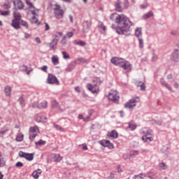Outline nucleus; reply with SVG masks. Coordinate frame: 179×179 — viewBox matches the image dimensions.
<instances>
[{"mask_svg":"<svg viewBox=\"0 0 179 179\" xmlns=\"http://www.w3.org/2000/svg\"><path fill=\"white\" fill-rule=\"evenodd\" d=\"M110 19L117 23V27L115 28V31L117 34H127L128 31H131V27L134 26L131 20L124 14L113 13L110 15Z\"/></svg>","mask_w":179,"mask_h":179,"instance_id":"f257e3e1","label":"nucleus"},{"mask_svg":"<svg viewBox=\"0 0 179 179\" xmlns=\"http://www.w3.org/2000/svg\"><path fill=\"white\" fill-rule=\"evenodd\" d=\"M110 62L114 65H117L122 68L126 72H131L132 71V64L124 59L119 57H113L111 59Z\"/></svg>","mask_w":179,"mask_h":179,"instance_id":"f03ea898","label":"nucleus"},{"mask_svg":"<svg viewBox=\"0 0 179 179\" xmlns=\"http://www.w3.org/2000/svg\"><path fill=\"white\" fill-rule=\"evenodd\" d=\"M142 140L143 142H146L147 143H150L152 141H153V130L150 129L148 127H144L142 129Z\"/></svg>","mask_w":179,"mask_h":179,"instance_id":"7ed1b4c3","label":"nucleus"},{"mask_svg":"<svg viewBox=\"0 0 179 179\" xmlns=\"http://www.w3.org/2000/svg\"><path fill=\"white\" fill-rule=\"evenodd\" d=\"M101 81L100 78H94L93 79V83H95L94 85L92 84H87V88L90 92H92L93 94L96 93H99L100 92V90L99 89V86L97 85H100L101 83Z\"/></svg>","mask_w":179,"mask_h":179,"instance_id":"20e7f679","label":"nucleus"},{"mask_svg":"<svg viewBox=\"0 0 179 179\" xmlns=\"http://www.w3.org/2000/svg\"><path fill=\"white\" fill-rule=\"evenodd\" d=\"M53 12L55 15V17L56 19H64V15H65V10L61 8V6L58 4H55L53 8Z\"/></svg>","mask_w":179,"mask_h":179,"instance_id":"39448f33","label":"nucleus"},{"mask_svg":"<svg viewBox=\"0 0 179 179\" xmlns=\"http://www.w3.org/2000/svg\"><path fill=\"white\" fill-rule=\"evenodd\" d=\"M108 98V100H110V101H113V103H115V104H118V101L120 100V96H118V92H117V90H110L109 92Z\"/></svg>","mask_w":179,"mask_h":179,"instance_id":"423d86ee","label":"nucleus"},{"mask_svg":"<svg viewBox=\"0 0 179 179\" xmlns=\"http://www.w3.org/2000/svg\"><path fill=\"white\" fill-rule=\"evenodd\" d=\"M40 134V129H38V127L34 126L30 127L29 129V139L30 141H34L36 136Z\"/></svg>","mask_w":179,"mask_h":179,"instance_id":"0eeeda50","label":"nucleus"},{"mask_svg":"<svg viewBox=\"0 0 179 179\" xmlns=\"http://www.w3.org/2000/svg\"><path fill=\"white\" fill-rule=\"evenodd\" d=\"M138 101L139 97L133 98L124 104V108H129V110H132L134 107H136V103Z\"/></svg>","mask_w":179,"mask_h":179,"instance_id":"6e6552de","label":"nucleus"},{"mask_svg":"<svg viewBox=\"0 0 179 179\" xmlns=\"http://www.w3.org/2000/svg\"><path fill=\"white\" fill-rule=\"evenodd\" d=\"M47 83H49V85H59L58 78L52 74H48Z\"/></svg>","mask_w":179,"mask_h":179,"instance_id":"1a4fd4ad","label":"nucleus"},{"mask_svg":"<svg viewBox=\"0 0 179 179\" xmlns=\"http://www.w3.org/2000/svg\"><path fill=\"white\" fill-rule=\"evenodd\" d=\"M19 155L20 156V157H24V159H26L29 162H31V160L34 159V154H29V153L24 152L23 151H20L19 152Z\"/></svg>","mask_w":179,"mask_h":179,"instance_id":"9d476101","label":"nucleus"},{"mask_svg":"<svg viewBox=\"0 0 179 179\" xmlns=\"http://www.w3.org/2000/svg\"><path fill=\"white\" fill-rule=\"evenodd\" d=\"M100 145L104 148H108V149H114V145L110 143L108 140H102L99 141Z\"/></svg>","mask_w":179,"mask_h":179,"instance_id":"9b49d317","label":"nucleus"},{"mask_svg":"<svg viewBox=\"0 0 179 179\" xmlns=\"http://www.w3.org/2000/svg\"><path fill=\"white\" fill-rule=\"evenodd\" d=\"M13 5L15 9H19L20 10H22L23 8H24V3H23V1L21 0H15L13 1Z\"/></svg>","mask_w":179,"mask_h":179,"instance_id":"f8f14e48","label":"nucleus"},{"mask_svg":"<svg viewBox=\"0 0 179 179\" xmlns=\"http://www.w3.org/2000/svg\"><path fill=\"white\" fill-rule=\"evenodd\" d=\"M171 59V61H173L174 62H179V50H175L172 53Z\"/></svg>","mask_w":179,"mask_h":179,"instance_id":"ddd939ff","label":"nucleus"},{"mask_svg":"<svg viewBox=\"0 0 179 179\" xmlns=\"http://www.w3.org/2000/svg\"><path fill=\"white\" fill-rule=\"evenodd\" d=\"M11 26L15 29V30H19V29H20V21L13 19L11 22Z\"/></svg>","mask_w":179,"mask_h":179,"instance_id":"4468645a","label":"nucleus"},{"mask_svg":"<svg viewBox=\"0 0 179 179\" xmlns=\"http://www.w3.org/2000/svg\"><path fill=\"white\" fill-rule=\"evenodd\" d=\"M160 83H161L162 86H164V87H166V89H168V90H170V92L173 91L171 86H170V85H169V83H167V82H166L164 80V79L162 78L160 80Z\"/></svg>","mask_w":179,"mask_h":179,"instance_id":"2eb2a0df","label":"nucleus"},{"mask_svg":"<svg viewBox=\"0 0 179 179\" xmlns=\"http://www.w3.org/2000/svg\"><path fill=\"white\" fill-rule=\"evenodd\" d=\"M4 93L5 95L7 96V97L10 96V95L12 94V87H10V86L9 85L6 86L4 88Z\"/></svg>","mask_w":179,"mask_h":179,"instance_id":"dca6fc26","label":"nucleus"},{"mask_svg":"<svg viewBox=\"0 0 179 179\" xmlns=\"http://www.w3.org/2000/svg\"><path fill=\"white\" fill-rule=\"evenodd\" d=\"M142 28L137 27L135 29V36L137 37V38H142Z\"/></svg>","mask_w":179,"mask_h":179,"instance_id":"f3484780","label":"nucleus"},{"mask_svg":"<svg viewBox=\"0 0 179 179\" xmlns=\"http://www.w3.org/2000/svg\"><path fill=\"white\" fill-rule=\"evenodd\" d=\"M127 129L129 131H135L136 129V123L135 122L131 121L129 123V126L127 127Z\"/></svg>","mask_w":179,"mask_h":179,"instance_id":"a211bd4d","label":"nucleus"},{"mask_svg":"<svg viewBox=\"0 0 179 179\" xmlns=\"http://www.w3.org/2000/svg\"><path fill=\"white\" fill-rule=\"evenodd\" d=\"M108 136L109 138H112L113 139H115L118 138V133L115 130H113L111 132L108 134Z\"/></svg>","mask_w":179,"mask_h":179,"instance_id":"6ab92c4d","label":"nucleus"},{"mask_svg":"<svg viewBox=\"0 0 179 179\" xmlns=\"http://www.w3.org/2000/svg\"><path fill=\"white\" fill-rule=\"evenodd\" d=\"M122 6H121V1L117 0L115 3V10L117 12H122Z\"/></svg>","mask_w":179,"mask_h":179,"instance_id":"aec40b11","label":"nucleus"},{"mask_svg":"<svg viewBox=\"0 0 179 179\" xmlns=\"http://www.w3.org/2000/svg\"><path fill=\"white\" fill-rule=\"evenodd\" d=\"M42 171L41 169H38L36 171H34L32 173V177L35 179H37L41 176Z\"/></svg>","mask_w":179,"mask_h":179,"instance_id":"412c9836","label":"nucleus"},{"mask_svg":"<svg viewBox=\"0 0 179 179\" xmlns=\"http://www.w3.org/2000/svg\"><path fill=\"white\" fill-rule=\"evenodd\" d=\"M57 44H58V40L53 39L52 42L49 44L50 50H55L57 48Z\"/></svg>","mask_w":179,"mask_h":179,"instance_id":"4be33fe9","label":"nucleus"},{"mask_svg":"<svg viewBox=\"0 0 179 179\" xmlns=\"http://www.w3.org/2000/svg\"><path fill=\"white\" fill-rule=\"evenodd\" d=\"M13 17L15 20H18L20 22L22 20V15L17 11L13 13Z\"/></svg>","mask_w":179,"mask_h":179,"instance_id":"5701e85b","label":"nucleus"},{"mask_svg":"<svg viewBox=\"0 0 179 179\" xmlns=\"http://www.w3.org/2000/svg\"><path fill=\"white\" fill-rule=\"evenodd\" d=\"M98 28H99V31H101V33H104L106 31V28L104 26V24L101 22H99Z\"/></svg>","mask_w":179,"mask_h":179,"instance_id":"b1692460","label":"nucleus"},{"mask_svg":"<svg viewBox=\"0 0 179 179\" xmlns=\"http://www.w3.org/2000/svg\"><path fill=\"white\" fill-rule=\"evenodd\" d=\"M86 27L83 28L84 33H88L89 29L92 27V22L89 21H85Z\"/></svg>","mask_w":179,"mask_h":179,"instance_id":"393cba45","label":"nucleus"},{"mask_svg":"<svg viewBox=\"0 0 179 179\" xmlns=\"http://www.w3.org/2000/svg\"><path fill=\"white\" fill-rule=\"evenodd\" d=\"M73 44H75L76 45H79L80 47H85V45H86V42H85L83 41H76V40H75L73 41Z\"/></svg>","mask_w":179,"mask_h":179,"instance_id":"a878e982","label":"nucleus"},{"mask_svg":"<svg viewBox=\"0 0 179 179\" xmlns=\"http://www.w3.org/2000/svg\"><path fill=\"white\" fill-rule=\"evenodd\" d=\"M146 177V174L143 173H141L138 175H135L133 176V179H145Z\"/></svg>","mask_w":179,"mask_h":179,"instance_id":"bb28decb","label":"nucleus"},{"mask_svg":"<svg viewBox=\"0 0 179 179\" xmlns=\"http://www.w3.org/2000/svg\"><path fill=\"white\" fill-rule=\"evenodd\" d=\"M52 62L55 65H58V64H59V59H58V56L53 55L52 57Z\"/></svg>","mask_w":179,"mask_h":179,"instance_id":"cd10ccee","label":"nucleus"},{"mask_svg":"<svg viewBox=\"0 0 179 179\" xmlns=\"http://www.w3.org/2000/svg\"><path fill=\"white\" fill-rule=\"evenodd\" d=\"M6 164V161H5V158L2 156V154L0 152V167H3Z\"/></svg>","mask_w":179,"mask_h":179,"instance_id":"c85d7f7f","label":"nucleus"},{"mask_svg":"<svg viewBox=\"0 0 179 179\" xmlns=\"http://www.w3.org/2000/svg\"><path fill=\"white\" fill-rule=\"evenodd\" d=\"M136 85L138 87H140V90H146V85H145V84L142 82H137Z\"/></svg>","mask_w":179,"mask_h":179,"instance_id":"c756f323","label":"nucleus"},{"mask_svg":"<svg viewBox=\"0 0 179 179\" xmlns=\"http://www.w3.org/2000/svg\"><path fill=\"white\" fill-rule=\"evenodd\" d=\"M152 16H153V12L149 11L148 13L143 15V19H144V20H146L147 19H149V17H152Z\"/></svg>","mask_w":179,"mask_h":179,"instance_id":"7c9ffc66","label":"nucleus"},{"mask_svg":"<svg viewBox=\"0 0 179 179\" xmlns=\"http://www.w3.org/2000/svg\"><path fill=\"white\" fill-rule=\"evenodd\" d=\"M159 167L161 170H166L168 166L167 164H166V162H161L159 164Z\"/></svg>","mask_w":179,"mask_h":179,"instance_id":"2f4dec72","label":"nucleus"},{"mask_svg":"<svg viewBox=\"0 0 179 179\" xmlns=\"http://www.w3.org/2000/svg\"><path fill=\"white\" fill-rule=\"evenodd\" d=\"M77 61H78V62H80V64H89V60H87L83 57L78 58Z\"/></svg>","mask_w":179,"mask_h":179,"instance_id":"473e14b6","label":"nucleus"},{"mask_svg":"<svg viewBox=\"0 0 179 179\" xmlns=\"http://www.w3.org/2000/svg\"><path fill=\"white\" fill-rule=\"evenodd\" d=\"M45 141L39 140L38 142L35 143L36 146H44L45 145Z\"/></svg>","mask_w":179,"mask_h":179,"instance_id":"72a5a7b5","label":"nucleus"},{"mask_svg":"<svg viewBox=\"0 0 179 179\" xmlns=\"http://www.w3.org/2000/svg\"><path fill=\"white\" fill-rule=\"evenodd\" d=\"M47 104H48L47 101H43L41 103H39L38 108H47Z\"/></svg>","mask_w":179,"mask_h":179,"instance_id":"f704fd0d","label":"nucleus"},{"mask_svg":"<svg viewBox=\"0 0 179 179\" xmlns=\"http://www.w3.org/2000/svg\"><path fill=\"white\" fill-rule=\"evenodd\" d=\"M20 24L25 27V29H29V24L26 21H23L22 20L20 21Z\"/></svg>","mask_w":179,"mask_h":179,"instance_id":"c9c22d12","label":"nucleus"},{"mask_svg":"<svg viewBox=\"0 0 179 179\" xmlns=\"http://www.w3.org/2000/svg\"><path fill=\"white\" fill-rule=\"evenodd\" d=\"M53 125L55 128H56L57 131H59L60 132L64 131V128H62L61 126L57 124L56 123H53Z\"/></svg>","mask_w":179,"mask_h":179,"instance_id":"e433bc0d","label":"nucleus"},{"mask_svg":"<svg viewBox=\"0 0 179 179\" xmlns=\"http://www.w3.org/2000/svg\"><path fill=\"white\" fill-rule=\"evenodd\" d=\"M55 162H61L62 160V157L59 154H56L54 156Z\"/></svg>","mask_w":179,"mask_h":179,"instance_id":"4c0bfd02","label":"nucleus"},{"mask_svg":"<svg viewBox=\"0 0 179 179\" xmlns=\"http://www.w3.org/2000/svg\"><path fill=\"white\" fill-rule=\"evenodd\" d=\"M138 44H139V48H143V38H138Z\"/></svg>","mask_w":179,"mask_h":179,"instance_id":"58836bf2","label":"nucleus"},{"mask_svg":"<svg viewBox=\"0 0 179 179\" xmlns=\"http://www.w3.org/2000/svg\"><path fill=\"white\" fill-rule=\"evenodd\" d=\"M4 9H9L10 8V2H9L8 0H6V1L3 4Z\"/></svg>","mask_w":179,"mask_h":179,"instance_id":"ea45409f","label":"nucleus"},{"mask_svg":"<svg viewBox=\"0 0 179 179\" xmlns=\"http://www.w3.org/2000/svg\"><path fill=\"white\" fill-rule=\"evenodd\" d=\"M170 152V150L168 148V147H163L162 148V153H165V155H169V153Z\"/></svg>","mask_w":179,"mask_h":179,"instance_id":"a19ab883","label":"nucleus"},{"mask_svg":"<svg viewBox=\"0 0 179 179\" xmlns=\"http://www.w3.org/2000/svg\"><path fill=\"white\" fill-rule=\"evenodd\" d=\"M62 54L64 59H69V58H71V57H69V55L65 51L62 52Z\"/></svg>","mask_w":179,"mask_h":179,"instance_id":"79ce46f5","label":"nucleus"},{"mask_svg":"<svg viewBox=\"0 0 179 179\" xmlns=\"http://www.w3.org/2000/svg\"><path fill=\"white\" fill-rule=\"evenodd\" d=\"M61 45H66V36H64L60 42Z\"/></svg>","mask_w":179,"mask_h":179,"instance_id":"37998d69","label":"nucleus"},{"mask_svg":"<svg viewBox=\"0 0 179 179\" xmlns=\"http://www.w3.org/2000/svg\"><path fill=\"white\" fill-rule=\"evenodd\" d=\"M31 106L32 108H38V107H40V105L38 104V102H37V101L32 103Z\"/></svg>","mask_w":179,"mask_h":179,"instance_id":"c03bdc74","label":"nucleus"},{"mask_svg":"<svg viewBox=\"0 0 179 179\" xmlns=\"http://www.w3.org/2000/svg\"><path fill=\"white\" fill-rule=\"evenodd\" d=\"M72 69H73V64H69L68 67L66 69V71L71 72V71H72Z\"/></svg>","mask_w":179,"mask_h":179,"instance_id":"a18cd8bd","label":"nucleus"},{"mask_svg":"<svg viewBox=\"0 0 179 179\" xmlns=\"http://www.w3.org/2000/svg\"><path fill=\"white\" fill-rule=\"evenodd\" d=\"M41 71H43V72H45V73H48V66H43L42 67L40 68Z\"/></svg>","mask_w":179,"mask_h":179,"instance_id":"49530a36","label":"nucleus"},{"mask_svg":"<svg viewBox=\"0 0 179 179\" xmlns=\"http://www.w3.org/2000/svg\"><path fill=\"white\" fill-rule=\"evenodd\" d=\"M8 131H9V129H2L0 131V136L2 138V136H3V135H5L8 132Z\"/></svg>","mask_w":179,"mask_h":179,"instance_id":"de8ad7c7","label":"nucleus"},{"mask_svg":"<svg viewBox=\"0 0 179 179\" xmlns=\"http://www.w3.org/2000/svg\"><path fill=\"white\" fill-rule=\"evenodd\" d=\"M147 177L148 178L155 179V174L152 172H149L147 173Z\"/></svg>","mask_w":179,"mask_h":179,"instance_id":"09e8293b","label":"nucleus"},{"mask_svg":"<svg viewBox=\"0 0 179 179\" xmlns=\"http://www.w3.org/2000/svg\"><path fill=\"white\" fill-rule=\"evenodd\" d=\"M151 61L152 62H156V61H157V56L156 54L153 53Z\"/></svg>","mask_w":179,"mask_h":179,"instance_id":"8fccbe9b","label":"nucleus"},{"mask_svg":"<svg viewBox=\"0 0 179 179\" xmlns=\"http://www.w3.org/2000/svg\"><path fill=\"white\" fill-rule=\"evenodd\" d=\"M66 37H68V38H71V37H73V31L67 32L66 34Z\"/></svg>","mask_w":179,"mask_h":179,"instance_id":"3c124183","label":"nucleus"},{"mask_svg":"<svg viewBox=\"0 0 179 179\" xmlns=\"http://www.w3.org/2000/svg\"><path fill=\"white\" fill-rule=\"evenodd\" d=\"M59 106V103L58 102H57V101H54L52 103V108H57Z\"/></svg>","mask_w":179,"mask_h":179,"instance_id":"603ef678","label":"nucleus"},{"mask_svg":"<svg viewBox=\"0 0 179 179\" xmlns=\"http://www.w3.org/2000/svg\"><path fill=\"white\" fill-rule=\"evenodd\" d=\"M31 23H37L38 22V20L37 17H36V15L33 16L31 20Z\"/></svg>","mask_w":179,"mask_h":179,"instance_id":"864d4df0","label":"nucleus"},{"mask_svg":"<svg viewBox=\"0 0 179 179\" xmlns=\"http://www.w3.org/2000/svg\"><path fill=\"white\" fill-rule=\"evenodd\" d=\"M26 3L29 6V8H34V6H33V3H31V1H30L29 0H27Z\"/></svg>","mask_w":179,"mask_h":179,"instance_id":"5fc2aeb1","label":"nucleus"},{"mask_svg":"<svg viewBox=\"0 0 179 179\" xmlns=\"http://www.w3.org/2000/svg\"><path fill=\"white\" fill-rule=\"evenodd\" d=\"M140 8L141 9H146V8H148V3L145 2V3L140 5Z\"/></svg>","mask_w":179,"mask_h":179,"instance_id":"6e6d98bb","label":"nucleus"},{"mask_svg":"<svg viewBox=\"0 0 179 179\" xmlns=\"http://www.w3.org/2000/svg\"><path fill=\"white\" fill-rule=\"evenodd\" d=\"M18 101L20 104H24V99L23 96H20Z\"/></svg>","mask_w":179,"mask_h":179,"instance_id":"4d7b16f0","label":"nucleus"},{"mask_svg":"<svg viewBox=\"0 0 179 179\" xmlns=\"http://www.w3.org/2000/svg\"><path fill=\"white\" fill-rule=\"evenodd\" d=\"M0 15L2 16H6V15H9V11H0Z\"/></svg>","mask_w":179,"mask_h":179,"instance_id":"13d9d810","label":"nucleus"},{"mask_svg":"<svg viewBox=\"0 0 179 179\" xmlns=\"http://www.w3.org/2000/svg\"><path fill=\"white\" fill-rule=\"evenodd\" d=\"M90 117H92V114H90V115L87 116L86 117H84L83 121H85V122H87V121L90 120Z\"/></svg>","mask_w":179,"mask_h":179,"instance_id":"bf43d9fd","label":"nucleus"},{"mask_svg":"<svg viewBox=\"0 0 179 179\" xmlns=\"http://www.w3.org/2000/svg\"><path fill=\"white\" fill-rule=\"evenodd\" d=\"M152 124H156L157 125H162V121H160V120H158V121L154 120V121H152Z\"/></svg>","mask_w":179,"mask_h":179,"instance_id":"052dcab7","label":"nucleus"},{"mask_svg":"<svg viewBox=\"0 0 179 179\" xmlns=\"http://www.w3.org/2000/svg\"><path fill=\"white\" fill-rule=\"evenodd\" d=\"M177 30H171L170 34H171V36H177Z\"/></svg>","mask_w":179,"mask_h":179,"instance_id":"680f3d73","label":"nucleus"},{"mask_svg":"<svg viewBox=\"0 0 179 179\" xmlns=\"http://www.w3.org/2000/svg\"><path fill=\"white\" fill-rule=\"evenodd\" d=\"M16 167H23V163L18 162L15 164Z\"/></svg>","mask_w":179,"mask_h":179,"instance_id":"e2e57ef3","label":"nucleus"},{"mask_svg":"<svg viewBox=\"0 0 179 179\" xmlns=\"http://www.w3.org/2000/svg\"><path fill=\"white\" fill-rule=\"evenodd\" d=\"M129 6V3L128 2V0H124V8H128Z\"/></svg>","mask_w":179,"mask_h":179,"instance_id":"0e129e2a","label":"nucleus"},{"mask_svg":"<svg viewBox=\"0 0 179 179\" xmlns=\"http://www.w3.org/2000/svg\"><path fill=\"white\" fill-rule=\"evenodd\" d=\"M30 37H31V35L30 34H27V33L24 34L25 38H30Z\"/></svg>","mask_w":179,"mask_h":179,"instance_id":"69168bd1","label":"nucleus"},{"mask_svg":"<svg viewBox=\"0 0 179 179\" xmlns=\"http://www.w3.org/2000/svg\"><path fill=\"white\" fill-rule=\"evenodd\" d=\"M35 41L36 43H37L38 44H40V43H41V40L40 39V38L37 37L35 38Z\"/></svg>","mask_w":179,"mask_h":179,"instance_id":"338daca9","label":"nucleus"},{"mask_svg":"<svg viewBox=\"0 0 179 179\" xmlns=\"http://www.w3.org/2000/svg\"><path fill=\"white\" fill-rule=\"evenodd\" d=\"M45 31H48L50 29V25L47 24V22H45Z\"/></svg>","mask_w":179,"mask_h":179,"instance_id":"774afa93","label":"nucleus"}]
</instances>
